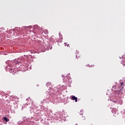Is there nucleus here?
Wrapping results in <instances>:
<instances>
[{"instance_id":"obj_2","label":"nucleus","mask_w":125,"mask_h":125,"mask_svg":"<svg viewBox=\"0 0 125 125\" xmlns=\"http://www.w3.org/2000/svg\"><path fill=\"white\" fill-rule=\"evenodd\" d=\"M71 99V100H75V102H78V98L75 96H72Z\"/></svg>"},{"instance_id":"obj_4","label":"nucleus","mask_w":125,"mask_h":125,"mask_svg":"<svg viewBox=\"0 0 125 125\" xmlns=\"http://www.w3.org/2000/svg\"><path fill=\"white\" fill-rule=\"evenodd\" d=\"M3 120L6 123H7V122H9V119L8 118H7V117H4Z\"/></svg>"},{"instance_id":"obj_3","label":"nucleus","mask_w":125,"mask_h":125,"mask_svg":"<svg viewBox=\"0 0 125 125\" xmlns=\"http://www.w3.org/2000/svg\"><path fill=\"white\" fill-rule=\"evenodd\" d=\"M123 61L122 62V64L125 66V57H122Z\"/></svg>"},{"instance_id":"obj_1","label":"nucleus","mask_w":125,"mask_h":125,"mask_svg":"<svg viewBox=\"0 0 125 125\" xmlns=\"http://www.w3.org/2000/svg\"><path fill=\"white\" fill-rule=\"evenodd\" d=\"M124 83H121V85H120V87H121L122 89H120V90H119V92L121 93H123V91L124 90Z\"/></svg>"},{"instance_id":"obj_5","label":"nucleus","mask_w":125,"mask_h":125,"mask_svg":"<svg viewBox=\"0 0 125 125\" xmlns=\"http://www.w3.org/2000/svg\"><path fill=\"white\" fill-rule=\"evenodd\" d=\"M46 34H48V31L47 30H45Z\"/></svg>"}]
</instances>
